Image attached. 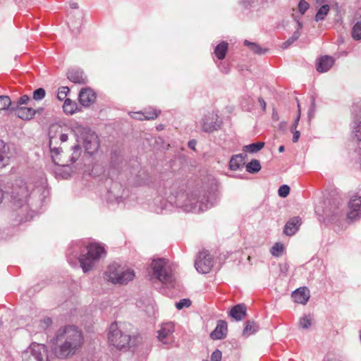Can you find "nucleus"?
Masks as SVG:
<instances>
[{
    "label": "nucleus",
    "mask_w": 361,
    "mask_h": 361,
    "mask_svg": "<svg viewBox=\"0 0 361 361\" xmlns=\"http://www.w3.org/2000/svg\"><path fill=\"white\" fill-rule=\"evenodd\" d=\"M67 76L71 81L75 83L85 84L87 82L86 77L80 71H70L68 72Z\"/></svg>",
    "instance_id": "nucleus-22"
},
{
    "label": "nucleus",
    "mask_w": 361,
    "mask_h": 361,
    "mask_svg": "<svg viewBox=\"0 0 361 361\" xmlns=\"http://www.w3.org/2000/svg\"><path fill=\"white\" fill-rule=\"evenodd\" d=\"M199 124L202 131L210 133L219 130L222 122L216 113L211 111L203 116Z\"/></svg>",
    "instance_id": "nucleus-10"
},
{
    "label": "nucleus",
    "mask_w": 361,
    "mask_h": 361,
    "mask_svg": "<svg viewBox=\"0 0 361 361\" xmlns=\"http://www.w3.org/2000/svg\"><path fill=\"white\" fill-rule=\"evenodd\" d=\"M55 355L65 359L79 353L84 343L82 331L76 326L69 325L60 328L55 336Z\"/></svg>",
    "instance_id": "nucleus-1"
},
{
    "label": "nucleus",
    "mask_w": 361,
    "mask_h": 361,
    "mask_svg": "<svg viewBox=\"0 0 361 361\" xmlns=\"http://www.w3.org/2000/svg\"><path fill=\"white\" fill-rule=\"evenodd\" d=\"M258 330V326L256 325V324L254 322L248 321L245 324V326L243 331V335L244 336H249Z\"/></svg>",
    "instance_id": "nucleus-27"
},
{
    "label": "nucleus",
    "mask_w": 361,
    "mask_h": 361,
    "mask_svg": "<svg viewBox=\"0 0 361 361\" xmlns=\"http://www.w3.org/2000/svg\"><path fill=\"white\" fill-rule=\"evenodd\" d=\"M189 147L192 149H195V142L190 141L189 142V144H188Z\"/></svg>",
    "instance_id": "nucleus-60"
},
{
    "label": "nucleus",
    "mask_w": 361,
    "mask_h": 361,
    "mask_svg": "<svg viewBox=\"0 0 361 361\" xmlns=\"http://www.w3.org/2000/svg\"><path fill=\"white\" fill-rule=\"evenodd\" d=\"M273 119L278 121L279 120V115L276 112L274 111L272 115Z\"/></svg>",
    "instance_id": "nucleus-57"
},
{
    "label": "nucleus",
    "mask_w": 361,
    "mask_h": 361,
    "mask_svg": "<svg viewBox=\"0 0 361 361\" xmlns=\"http://www.w3.org/2000/svg\"><path fill=\"white\" fill-rule=\"evenodd\" d=\"M36 111L30 107H18L16 109V115L23 120H30L33 118Z\"/></svg>",
    "instance_id": "nucleus-23"
},
{
    "label": "nucleus",
    "mask_w": 361,
    "mask_h": 361,
    "mask_svg": "<svg viewBox=\"0 0 361 361\" xmlns=\"http://www.w3.org/2000/svg\"><path fill=\"white\" fill-rule=\"evenodd\" d=\"M191 305V301L189 299H182L179 302L176 303V307L178 310H181L183 307H188Z\"/></svg>",
    "instance_id": "nucleus-45"
},
{
    "label": "nucleus",
    "mask_w": 361,
    "mask_h": 361,
    "mask_svg": "<svg viewBox=\"0 0 361 361\" xmlns=\"http://www.w3.org/2000/svg\"><path fill=\"white\" fill-rule=\"evenodd\" d=\"M284 247L281 243H276L271 249V253L275 257L280 256L283 252Z\"/></svg>",
    "instance_id": "nucleus-36"
},
{
    "label": "nucleus",
    "mask_w": 361,
    "mask_h": 361,
    "mask_svg": "<svg viewBox=\"0 0 361 361\" xmlns=\"http://www.w3.org/2000/svg\"><path fill=\"white\" fill-rule=\"evenodd\" d=\"M334 59L329 56H324L318 59L317 70L320 73L328 71L334 65Z\"/></svg>",
    "instance_id": "nucleus-17"
},
{
    "label": "nucleus",
    "mask_w": 361,
    "mask_h": 361,
    "mask_svg": "<svg viewBox=\"0 0 361 361\" xmlns=\"http://www.w3.org/2000/svg\"><path fill=\"white\" fill-rule=\"evenodd\" d=\"M227 333V324L224 321H219L214 331L210 334V337L213 340H219L224 338Z\"/></svg>",
    "instance_id": "nucleus-18"
},
{
    "label": "nucleus",
    "mask_w": 361,
    "mask_h": 361,
    "mask_svg": "<svg viewBox=\"0 0 361 361\" xmlns=\"http://www.w3.org/2000/svg\"><path fill=\"white\" fill-rule=\"evenodd\" d=\"M216 200L217 195L214 190H196L190 193L179 192L176 197L175 204L185 212L198 213L212 207Z\"/></svg>",
    "instance_id": "nucleus-3"
},
{
    "label": "nucleus",
    "mask_w": 361,
    "mask_h": 361,
    "mask_svg": "<svg viewBox=\"0 0 361 361\" xmlns=\"http://www.w3.org/2000/svg\"><path fill=\"white\" fill-rule=\"evenodd\" d=\"M52 324V320L49 317H44L42 320H40V328L42 330H46L49 328Z\"/></svg>",
    "instance_id": "nucleus-44"
},
{
    "label": "nucleus",
    "mask_w": 361,
    "mask_h": 361,
    "mask_svg": "<svg viewBox=\"0 0 361 361\" xmlns=\"http://www.w3.org/2000/svg\"><path fill=\"white\" fill-rule=\"evenodd\" d=\"M298 109H300V105L298 104ZM298 116H297V118H295L293 124L291 126V128H290V130L291 131H293V130H296V128L298 125V123H299V121H300V109H298Z\"/></svg>",
    "instance_id": "nucleus-49"
},
{
    "label": "nucleus",
    "mask_w": 361,
    "mask_h": 361,
    "mask_svg": "<svg viewBox=\"0 0 361 361\" xmlns=\"http://www.w3.org/2000/svg\"><path fill=\"white\" fill-rule=\"evenodd\" d=\"M196 270L201 274H207L213 267V259L207 251L200 252L195 262Z\"/></svg>",
    "instance_id": "nucleus-11"
},
{
    "label": "nucleus",
    "mask_w": 361,
    "mask_h": 361,
    "mask_svg": "<svg viewBox=\"0 0 361 361\" xmlns=\"http://www.w3.org/2000/svg\"><path fill=\"white\" fill-rule=\"evenodd\" d=\"M174 326L172 323L164 324L158 331V339L164 344H171L173 341Z\"/></svg>",
    "instance_id": "nucleus-13"
},
{
    "label": "nucleus",
    "mask_w": 361,
    "mask_h": 361,
    "mask_svg": "<svg viewBox=\"0 0 361 361\" xmlns=\"http://www.w3.org/2000/svg\"><path fill=\"white\" fill-rule=\"evenodd\" d=\"M250 4H251V0H241L240 1V4L245 8H248L250 6Z\"/></svg>",
    "instance_id": "nucleus-54"
},
{
    "label": "nucleus",
    "mask_w": 361,
    "mask_h": 361,
    "mask_svg": "<svg viewBox=\"0 0 361 361\" xmlns=\"http://www.w3.org/2000/svg\"><path fill=\"white\" fill-rule=\"evenodd\" d=\"M361 197H353L349 202V209H356L360 212Z\"/></svg>",
    "instance_id": "nucleus-34"
},
{
    "label": "nucleus",
    "mask_w": 361,
    "mask_h": 361,
    "mask_svg": "<svg viewBox=\"0 0 361 361\" xmlns=\"http://www.w3.org/2000/svg\"><path fill=\"white\" fill-rule=\"evenodd\" d=\"M284 150H285V147H284V146L281 145V146H280V147H279V152H284Z\"/></svg>",
    "instance_id": "nucleus-61"
},
{
    "label": "nucleus",
    "mask_w": 361,
    "mask_h": 361,
    "mask_svg": "<svg viewBox=\"0 0 361 361\" xmlns=\"http://www.w3.org/2000/svg\"><path fill=\"white\" fill-rule=\"evenodd\" d=\"M291 297L295 302L305 305L310 299V291L305 287L300 288L293 292Z\"/></svg>",
    "instance_id": "nucleus-15"
},
{
    "label": "nucleus",
    "mask_w": 361,
    "mask_h": 361,
    "mask_svg": "<svg viewBox=\"0 0 361 361\" xmlns=\"http://www.w3.org/2000/svg\"><path fill=\"white\" fill-rule=\"evenodd\" d=\"M246 314V307L244 304L234 306L230 311V316L237 321L242 320Z\"/></svg>",
    "instance_id": "nucleus-21"
},
{
    "label": "nucleus",
    "mask_w": 361,
    "mask_h": 361,
    "mask_svg": "<svg viewBox=\"0 0 361 361\" xmlns=\"http://www.w3.org/2000/svg\"><path fill=\"white\" fill-rule=\"evenodd\" d=\"M289 192L290 188L287 185H281L278 190L279 195L281 197H287Z\"/></svg>",
    "instance_id": "nucleus-43"
},
{
    "label": "nucleus",
    "mask_w": 361,
    "mask_h": 361,
    "mask_svg": "<svg viewBox=\"0 0 361 361\" xmlns=\"http://www.w3.org/2000/svg\"><path fill=\"white\" fill-rule=\"evenodd\" d=\"M105 276L114 284L125 285L133 281L135 275L133 269L114 262L108 267Z\"/></svg>",
    "instance_id": "nucleus-5"
},
{
    "label": "nucleus",
    "mask_w": 361,
    "mask_h": 361,
    "mask_svg": "<svg viewBox=\"0 0 361 361\" xmlns=\"http://www.w3.org/2000/svg\"><path fill=\"white\" fill-rule=\"evenodd\" d=\"M246 171L251 173H255L261 169V164L257 159H252L250 162L245 166Z\"/></svg>",
    "instance_id": "nucleus-31"
},
{
    "label": "nucleus",
    "mask_w": 361,
    "mask_h": 361,
    "mask_svg": "<svg viewBox=\"0 0 361 361\" xmlns=\"http://www.w3.org/2000/svg\"><path fill=\"white\" fill-rule=\"evenodd\" d=\"M339 204H340V202L338 201H336V202H334V204H335V207H336V208H338Z\"/></svg>",
    "instance_id": "nucleus-63"
},
{
    "label": "nucleus",
    "mask_w": 361,
    "mask_h": 361,
    "mask_svg": "<svg viewBox=\"0 0 361 361\" xmlns=\"http://www.w3.org/2000/svg\"><path fill=\"white\" fill-rule=\"evenodd\" d=\"M11 158L9 147L3 140H0V164L5 166L8 164Z\"/></svg>",
    "instance_id": "nucleus-20"
},
{
    "label": "nucleus",
    "mask_w": 361,
    "mask_h": 361,
    "mask_svg": "<svg viewBox=\"0 0 361 361\" xmlns=\"http://www.w3.org/2000/svg\"><path fill=\"white\" fill-rule=\"evenodd\" d=\"M352 37L354 39L359 40L361 39V21L357 22L353 27Z\"/></svg>",
    "instance_id": "nucleus-39"
},
{
    "label": "nucleus",
    "mask_w": 361,
    "mask_h": 361,
    "mask_svg": "<svg viewBox=\"0 0 361 361\" xmlns=\"http://www.w3.org/2000/svg\"><path fill=\"white\" fill-rule=\"evenodd\" d=\"M228 44L227 42H222L216 47L214 54L219 60H222L225 58L228 50Z\"/></svg>",
    "instance_id": "nucleus-26"
},
{
    "label": "nucleus",
    "mask_w": 361,
    "mask_h": 361,
    "mask_svg": "<svg viewBox=\"0 0 361 361\" xmlns=\"http://www.w3.org/2000/svg\"><path fill=\"white\" fill-rule=\"evenodd\" d=\"M291 132L293 133V142H297L298 141L300 135V131L295 130H293V131H291Z\"/></svg>",
    "instance_id": "nucleus-52"
},
{
    "label": "nucleus",
    "mask_w": 361,
    "mask_h": 361,
    "mask_svg": "<svg viewBox=\"0 0 361 361\" xmlns=\"http://www.w3.org/2000/svg\"><path fill=\"white\" fill-rule=\"evenodd\" d=\"M41 190V188H36L35 190H33V193H38Z\"/></svg>",
    "instance_id": "nucleus-62"
},
{
    "label": "nucleus",
    "mask_w": 361,
    "mask_h": 361,
    "mask_svg": "<svg viewBox=\"0 0 361 361\" xmlns=\"http://www.w3.org/2000/svg\"><path fill=\"white\" fill-rule=\"evenodd\" d=\"M329 11V6L328 4H324L322 6L319 10L317 11L315 16V20L317 22L324 20L325 17L328 14Z\"/></svg>",
    "instance_id": "nucleus-30"
},
{
    "label": "nucleus",
    "mask_w": 361,
    "mask_h": 361,
    "mask_svg": "<svg viewBox=\"0 0 361 361\" xmlns=\"http://www.w3.org/2000/svg\"><path fill=\"white\" fill-rule=\"evenodd\" d=\"M315 110H316L315 99H314V97H312V99H311V105H310V108L309 111H308V117H309L310 120L312 118H313V116L314 115Z\"/></svg>",
    "instance_id": "nucleus-47"
},
{
    "label": "nucleus",
    "mask_w": 361,
    "mask_h": 361,
    "mask_svg": "<svg viewBox=\"0 0 361 361\" xmlns=\"http://www.w3.org/2000/svg\"><path fill=\"white\" fill-rule=\"evenodd\" d=\"M32 188L31 184H27L22 179H16L12 185L10 192L13 205L16 207L21 208L25 206L30 195V189Z\"/></svg>",
    "instance_id": "nucleus-7"
},
{
    "label": "nucleus",
    "mask_w": 361,
    "mask_h": 361,
    "mask_svg": "<svg viewBox=\"0 0 361 361\" xmlns=\"http://www.w3.org/2000/svg\"><path fill=\"white\" fill-rule=\"evenodd\" d=\"M326 361H336V360L334 358H329V359H327Z\"/></svg>",
    "instance_id": "nucleus-64"
},
{
    "label": "nucleus",
    "mask_w": 361,
    "mask_h": 361,
    "mask_svg": "<svg viewBox=\"0 0 361 361\" xmlns=\"http://www.w3.org/2000/svg\"><path fill=\"white\" fill-rule=\"evenodd\" d=\"M69 92V89L67 87H61L59 89L57 93V99L60 101H65L67 98V94Z\"/></svg>",
    "instance_id": "nucleus-40"
},
{
    "label": "nucleus",
    "mask_w": 361,
    "mask_h": 361,
    "mask_svg": "<svg viewBox=\"0 0 361 361\" xmlns=\"http://www.w3.org/2000/svg\"><path fill=\"white\" fill-rule=\"evenodd\" d=\"M312 325V317L310 315H305L299 319V326L301 329H306Z\"/></svg>",
    "instance_id": "nucleus-33"
},
{
    "label": "nucleus",
    "mask_w": 361,
    "mask_h": 361,
    "mask_svg": "<svg viewBox=\"0 0 361 361\" xmlns=\"http://www.w3.org/2000/svg\"><path fill=\"white\" fill-rule=\"evenodd\" d=\"M4 198V191L0 188V204L1 203Z\"/></svg>",
    "instance_id": "nucleus-58"
},
{
    "label": "nucleus",
    "mask_w": 361,
    "mask_h": 361,
    "mask_svg": "<svg viewBox=\"0 0 361 361\" xmlns=\"http://www.w3.org/2000/svg\"><path fill=\"white\" fill-rule=\"evenodd\" d=\"M49 148L52 155H59L61 152L59 144L66 142L68 135L64 132L62 126L58 124H52L49 130Z\"/></svg>",
    "instance_id": "nucleus-8"
},
{
    "label": "nucleus",
    "mask_w": 361,
    "mask_h": 361,
    "mask_svg": "<svg viewBox=\"0 0 361 361\" xmlns=\"http://www.w3.org/2000/svg\"><path fill=\"white\" fill-rule=\"evenodd\" d=\"M71 150H72V153H71V154L69 157L68 161H67L66 163H63H63H59V161H56V159L54 158V155H52L54 161L56 164H57L59 165H62V166H66V165L68 166V165H70V164H73L80 157V155H81V148L80 147V146L78 145H75V146H73L72 147Z\"/></svg>",
    "instance_id": "nucleus-19"
},
{
    "label": "nucleus",
    "mask_w": 361,
    "mask_h": 361,
    "mask_svg": "<svg viewBox=\"0 0 361 361\" xmlns=\"http://www.w3.org/2000/svg\"><path fill=\"white\" fill-rule=\"evenodd\" d=\"M131 117H133V118L137 119V120H140V121L144 120V116L142 115V113L133 112V113H132Z\"/></svg>",
    "instance_id": "nucleus-51"
},
{
    "label": "nucleus",
    "mask_w": 361,
    "mask_h": 361,
    "mask_svg": "<svg viewBox=\"0 0 361 361\" xmlns=\"http://www.w3.org/2000/svg\"><path fill=\"white\" fill-rule=\"evenodd\" d=\"M70 6L71 8H78V3H75V2H73V3H71L70 4Z\"/></svg>",
    "instance_id": "nucleus-56"
},
{
    "label": "nucleus",
    "mask_w": 361,
    "mask_h": 361,
    "mask_svg": "<svg viewBox=\"0 0 361 361\" xmlns=\"http://www.w3.org/2000/svg\"><path fill=\"white\" fill-rule=\"evenodd\" d=\"M45 94L46 92L44 89L41 87L38 88L33 92V99L37 101L42 100L45 97Z\"/></svg>",
    "instance_id": "nucleus-42"
},
{
    "label": "nucleus",
    "mask_w": 361,
    "mask_h": 361,
    "mask_svg": "<svg viewBox=\"0 0 361 361\" xmlns=\"http://www.w3.org/2000/svg\"><path fill=\"white\" fill-rule=\"evenodd\" d=\"M104 254L102 246L92 243L85 246L81 241L73 243L67 251V258L70 264L77 265L80 263L84 273L91 271L102 255Z\"/></svg>",
    "instance_id": "nucleus-2"
},
{
    "label": "nucleus",
    "mask_w": 361,
    "mask_h": 361,
    "mask_svg": "<svg viewBox=\"0 0 361 361\" xmlns=\"http://www.w3.org/2000/svg\"><path fill=\"white\" fill-rule=\"evenodd\" d=\"M298 28L297 30L295 31L293 34V35L288 38L286 42H284L281 47L283 49H287L289 46H290L294 42H295L300 36V30L302 28V23L299 21L297 22Z\"/></svg>",
    "instance_id": "nucleus-25"
},
{
    "label": "nucleus",
    "mask_w": 361,
    "mask_h": 361,
    "mask_svg": "<svg viewBox=\"0 0 361 361\" xmlns=\"http://www.w3.org/2000/svg\"><path fill=\"white\" fill-rule=\"evenodd\" d=\"M108 339L111 345L118 349H122L130 345L131 336L124 331L123 324L115 322L111 324L109 327Z\"/></svg>",
    "instance_id": "nucleus-6"
},
{
    "label": "nucleus",
    "mask_w": 361,
    "mask_h": 361,
    "mask_svg": "<svg viewBox=\"0 0 361 361\" xmlns=\"http://www.w3.org/2000/svg\"><path fill=\"white\" fill-rule=\"evenodd\" d=\"M150 280H157L169 286H173L175 282L174 274L169 265L168 260L162 258L154 259L149 270Z\"/></svg>",
    "instance_id": "nucleus-4"
},
{
    "label": "nucleus",
    "mask_w": 361,
    "mask_h": 361,
    "mask_svg": "<svg viewBox=\"0 0 361 361\" xmlns=\"http://www.w3.org/2000/svg\"><path fill=\"white\" fill-rule=\"evenodd\" d=\"M349 212L348 213V219L351 221H355L358 219H360V214H361V212L356 210V209H349Z\"/></svg>",
    "instance_id": "nucleus-41"
},
{
    "label": "nucleus",
    "mask_w": 361,
    "mask_h": 361,
    "mask_svg": "<svg viewBox=\"0 0 361 361\" xmlns=\"http://www.w3.org/2000/svg\"><path fill=\"white\" fill-rule=\"evenodd\" d=\"M244 44L250 48V49L254 52L255 54H262L265 52V50L263 51L262 49L255 42H250L247 40H245Z\"/></svg>",
    "instance_id": "nucleus-32"
},
{
    "label": "nucleus",
    "mask_w": 361,
    "mask_h": 361,
    "mask_svg": "<svg viewBox=\"0 0 361 361\" xmlns=\"http://www.w3.org/2000/svg\"><path fill=\"white\" fill-rule=\"evenodd\" d=\"M353 133L357 139L361 141V118L354 121Z\"/></svg>",
    "instance_id": "nucleus-38"
},
{
    "label": "nucleus",
    "mask_w": 361,
    "mask_h": 361,
    "mask_svg": "<svg viewBox=\"0 0 361 361\" xmlns=\"http://www.w3.org/2000/svg\"><path fill=\"white\" fill-rule=\"evenodd\" d=\"M63 108L64 112H66V114H73L75 113L77 109V104L75 102H73L70 99H66L64 101Z\"/></svg>",
    "instance_id": "nucleus-29"
},
{
    "label": "nucleus",
    "mask_w": 361,
    "mask_h": 361,
    "mask_svg": "<svg viewBox=\"0 0 361 361\" xmlns=\"http://www.w3.org/2000/svg\"><path fill=\"white\" fill-rule=\"evenodd\" d=\"M11 104V101L8 96H0V112L8 109Z\"/></svg>",
    "instance_id": "nucleus-35"
},
{
    "label": "nucleus",
    "mask_w": 361,
    "mask_h": 361,
    "mask_svg": "<svg viewBox=\"0 0 361 361\" xmlns=\"http://www.w3.org/2000/svg\"><path fill=\"white\" fill-rule=\"evenodd\" d=\"M258 102L263 111H265L267 106L265 101L262 97H259L258 99Z\"/></svg>",
    "instance_id": "nucleus-53"
},
{
    "label": "nucleus",
    "mask_w": 361,
    "mask_h": 361,
    "mask_svg": "<svg viewBox=\"0 0 361 361\" xmlns=\"http://www.w3.org/2000/svg\"><path fill=\"white\" fill-rule=\"evenodd\" d=\"M22 361H49L48 348L44 344L32 343L21 353Z\"/></svg>",
    "instance_id": "nucleus-9"
},
{
    "label": "nucleus",
    "mask_w": 361,
    "mask_h": 361,
    "mask_svg": "<svg viewBox=\"0 0 361 361\" xmlns=\"http://www.w3.org/2000/svg\"><path fill=\"white\" fill-rule=\"evenodd\" d=\"M160 114V111H157L156 109L153 110H146L142 112V115L144 116V120H153L156 118L159 114Z\"/></svg>",
    "instance_id": "nucleus-37"
},
{
    "label": "nucleus",
    "mask_w": 361,
    "mask_h": 361,
    "mask_svg": "<svg viewBox=\"0 0 361 361\" xmlns=\"http://www.w3.org/2000/svg\"><path fill=\"white\" fill-rule=\"evenodd\" d=\"M221 358H222V353L221 352L216 349V350H214L212 355H211V359H210V361H221Z\"/></svg>",
    "instance_id": "nucleus-48"
},
{
    "label": "nucleus",
    "mask_w": 361,
    "mask_h": 361,
    "mask_svg": "<svg viewBox=\"0 0 361 361\" xmlns=\"http://www.w3.org/2000/svg\"><path fill=\"white\" fill-rule=\"evenodd\" d=\"M30 98L27 95H23L18 101V104H25L29 101Z\"/></svg>",
    "instance_id": "nucleus-50"
},
{
    "label": "nucleus",
    "mask_w": 361,
    "mask_h": 361,
    "mask_svg": "<svg viewBox=\"0 0 361 361\" xmlns=\"http://www.w3.org/2000/svg\"><path fill=\"white\" fill-rule=\"evenodd\" d=\"M80 103L84 106H89L94 102L96 95L94 91L90 88L82 89L78 96Z\"/></svg>",
    "instance_id": "nucleus-14"
},
{
    "label": "nucleus",
    "mask_w": 361,
    "mask_h": 361,
    "mask_svg": "<svg viewBox=\"0 0 361 361\" xmlns=\"http://www.w3.org/2000/svg\"><path fill=\"white\" fill-rule=\"evenodd\" d=\"M286 122H281L280 124H279V127L281 129H284L286 128Z\"/></svg>",
    "instance_id": "nucleus-59"
},
{
    "label": "nucleus",
    "mask_w": 361,
    "mask_h": 361,
    "mask_svg": "<svg viewBox=\"0 0 361 361\" xmlns=\"http://www.w3.org/2000/svg\"><path fill=\"white\" fill-rule=\"evenodd\" d=\"M264 146V142H258L252 143L248 145H245L243 147V151L249 152L250 153H255L262 149Z\"/></svg>",
    "instance_id": "nucleus-28"
},
{
    "label": "nucleus",
    "mask_w": 361,
    "mask_h": 361,
    "mask_svg": "<svg viewBox=\"0 0 361 361\" xmlns=\"http://www.w3.org/2000/svg\"><path fill=\"white\" fill-rule=\"evenodd\" d=\"M302 224L301 219L295 216L290 219L285 225L283 232L287 235H293L295 234Z\"/></svg>",
    "instance_id": "nucleus-16"
},
{
    "label": "nucleus",
    "mask_w": 361,
    "mask_h": 361,
    "mask_svg": "<svg viewBox=\"0 0 361 361\" xmlns=\"http://www.w3.org/2000/svg\"><path fill=\"white\" fill-rule=\"evenodd\" d=\"M244 164V156L243 154L233 156L229 162L230 169L233 171L239 169Z\"/></svg>",
    "instance_id": "nucleus-24"
},
{
    "label": "nucleus",
    "mask_w": 361,
    "mask_h": 361,
    "mask_svg": "<svg viewBox=\"0 0 361 361\" xmlns=\"http://www.w3.org/2000/svg\"><path fill=\"white\" fill-rule=\"evenodd\" d=\"M309 8L308 3L305 0H300L298 3V10L302 13L304 14L306 11Z\"/></svg>",
    "instance_id": "nucleus-46"
},
{
    "label": "nucleus",
    "mask_w": 361,
    "mask_h": 361,
    "mask_svg": "<svg viewBox=\"0 0 361 361\" xmlns=\"http://www.w3.org/2000/svg\"><path fill=\"white\" fill-rule=\"evenodd\" d=\"M315 3L318 5L325 4L329 1V0H314Z\"/></svg>",
    "instance_id": "nucleus-55"
},
{
    "label": "nucleus",
    "mask_w": 361,
    "mask_h": 361,
    "mask_svg": "<svg viewBox=\"0 0 361 361\" xmlns=\"http://www.w3.org/2000/svg\"><path fill=\"white\" fill-rule=\"evenodd\" d=\"M83 146L85 152L92 155L97 152L99 142L97 134L90 130H85L82 134Z\"/></svg>",
    "instance_id": "nucleus-12"
}]
</instances>
